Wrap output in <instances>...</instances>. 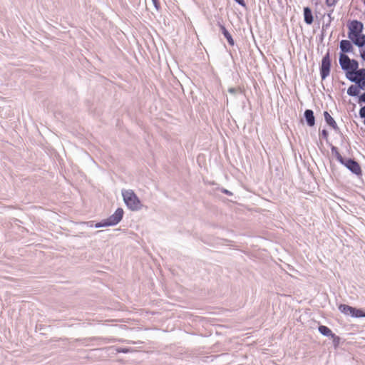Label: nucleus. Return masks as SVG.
Masks as SVG:
<instances>
[{
  "instance_id": "f257e3e1",
  "label": "nucleus",
  "mask_w": 365,
  "mask_h": 365,
  "mask_svg": "<svg viewBox=\"0 0 365 365\" xmlns=\"http://www.w3.org/2000/svg\"><path fill=\"white\" fill-rule=\"evenodd\" d=\"M122 196L126 206L132 211H138L141 209L143 205L138 197L132 190L122 191Z\"/></svg>"
},
{
  "instance_id": "f03ea898",
  "label": "nucleus",
  "mask_w": 365,
  "mask_h": 365,
  "mask_svg": "<svg viewBox=\"0 0 365 365\" xmlns=\"http://www.w3.org/2000/svg\"><path fill=\"white\" fill-rule=\"evenodd\" d=\"M338 308L339 310L346 316H350L353 318L365 317V312L361 309H358L345 304H339Z\"/></svg>"
},
{
  "instance_id": "7ed1b4c3",
  "label": "nucleus",
  "mask_w": 365,
  "mask_h": 365,
  "mask_svg": "<svg viewBox=\"0 0 365 365\" xmlns=\"http://www.w3.org/2000/svg\"><path fill=\"white\" fill-rule=\"evenodd\" d=\"M331 67V59L330 51L328 50L327 53L323 56L319 67L320 76L322 81L325 80L329 76Z\"/></svg>"
},
{
  "instance_id": "20e7f679",
  "label": "nucleus",
  "mask_w": 365,
  "mask_h": 365,
  "mask_svg": "<svg viewBox=\"0 0 365 365\" xmlns=\"http://www.w3.org/2000/svg\"><path fill=\"white\" fill-rule=\"evenodd\" d=\"M345 166L351 173L360 178L363 173L359 163L354 158H345L341 163Z\"/></svg>"
},
{
  "instance_id": "39448f33",
  "label": "nucleus",
  "mask_w": 365,
  "mask_h": 365,
  "mask_svg": "<svg viewBox=\"0 0 365 365\" xmlns=\"http://www.w3.org/2000/svg\"><path fill=\"white\" fill-rule=\"evenodd\" d=\"M349 31L348 38H351L356 35L362 34L364 29V24L361 21L354 19L349 21L347 24Z\"/></svg>"
},
{
  "instance_id": "423d86ee",
  "label": "nucleus",
  "mask_w": 365,
  "mask_h": 365,
  "mask_svg": "<svg viewBox=\"0 0 365 365\" xmlns=\"http://www.w3.org/2000/svg\"><path fill=\"white\" fill-rule=\"evenodd\" d=\"M124 215L123 209L118 207L113 215L106 218L107 223L110 226H115L118 225L123 219Z\"/></svg>"
},
{
  "instance_id": "0eeeda50",
  "label": "nucleus",
  "mask_w": 365,
  "mask_h": 365,
  "mask_svg": "<svg viewBox=\"0 0 365 365\" xmlns=\"http://www.w3.org/2000/svg\"><path fill=\"white\" fill-rule=\"evenodd\" d=\"M353 43L351 40L343 39L339 42L340 52L345 53H352L354 51Z\"/></svg>"
},
{
  "instance_id": "6e6552de",
  "label": "nucleus",
  "mask_w": 365,
  "mask_h": 365,
  "mask_svg": "<svg viewBox=\"0 0 365 365\" xmlns=\"http://www.w3.org/2000/svg\"><path fill=\"white\" fill-rule=\"evenodd\" d=\"M324 120H325L326 123L329 126L332 128L336 133H340V129H339V126L337 125V123H336L335 120L331 116V115L329 114V113L328 111L324 112Z\"/></svg>"
},
{
  "instance_id": "1a4fd4ad",
  "label": "nucleus",
  "mask_w": 365,
  "mask_h": 365,
  "mask_svg": "<svg viewBox=\"0 0 365 365\" xmlns=\"http://www.w3.org/2000/svg\"><path fill=\"white\" fill-rule=\"evenodd\" d=\"M304 118L309 127H313L315 125V116L314 111L311 109H306L304 112Z\"/></svg>"
},
{
  "instance_id": "9d476101",
  "label": "nucleus",
  "mask_w": 365,
  "mask_h": 365,
  "mask_svg": "<svg viewBox=\"0 0 365 365\" xmlns=\"http://www.w3.org/2000/svg\"><path fill=\"white\" fill-rule=\"evenodd\" d=\"M349 39L360 49L365 47V34L363 33L349 38Z\"/></svg>"
},
{
  "instance_id": "9b49d317",
  "label": "nucleus",
  "mask_w": 365,
  "mask_h": 365,
  "mask_svg": "<svg viewBox=\"0 0 365 365\" xmlns=\"http://www.w3.org/2000/svg\"><path fill=\"white\" fill-rule=\"evenodd\" d=\"M219 27H220V29L222 34V35L224 36V37L226 38V40L227 41L229 45L230 46H234L235 44V41L231 35V34L229 32V31L225 28V26L222 24L220 22H218L217 23Z\"/></svg>"
},
{
  "instance_id": "f8f14e48",
  "label": "nucleus",
  "mask_w": 365,
  "mask_h": 365,
  "mask_svg": "<svg viewBox=\"0 0 365 365\" xmlns=\"http://www.w3.org/2000/svg\"><path fill=\"white\" fill-rule=\"evenodd\" d=\"M303 14L304 22L308 25H311L314 21V16L311 8L309 6L304 7L303 9Z\"/></svg>"
},
{
  "instance_id": "ddd939ff",
  "label": "nucleus",
  "mask_w": 365,
  "mask_h": 365,
  "mask_svg": "<svg viewBox=\"0 0 365 365\" xmlns=\"http://www.w3.org/2000/svg\"><path fill=\"white\" fill-rule=\"evenodd\" d=\"M360 90L361 88L359 86L355 83L354 85H351L347 89V95L351 97H358L360 96Z\"/></svg>"
},
{
  "instance_id": "4468645a",
  "label": "nucleus",
  "mask_w": 365,
  "mask_h": 365,
  "mask_svg": "<svg viewBox=\"0 0 365 365\" xmlns=\"http://www.w3.org/2000/svg\"><path fill=\"white\" fill-rule=\"evenodd\" d=\"M318 331L322 335L327 337H331L334 334L332 331L325 325H319Z\"/></svg>"
},
{
  "instance_id": "2eb2a0df",
  "label": "nucleus",
  "mask_w": 365,
  "mask_h": 365,
  "mask_svg": "<svg viewBox=\"0 0 365 365\" xmlns=\"http://www.w3.org/2000/svg\"><path fill=\"white\" fill-rule=\"evenodd\" d=\"M351 58H350L346 53L341 52L339 53V63L340 66L348 64L351 61Z\"/></svg>"
},
{
  "instance_id": "dca6fc26",
  "label": "nucleus",
  "mask_w": 365,
  "mask_h": 365,
  "mask_svg": "<svg viewBox=\"0 0 365 365\" xmlns=\"http://www.w3.org/2000/svg\"><path fill=\"white\" fill-rule=\"evenodd\" d=\"M330 145V148H331V151L333 155H334V156L336 157V160L340 163H341L342 161L345 159L344 158H343L341 156V155L339 153V150H338V148L333 145L332 144H329Z\"/></svg>"
},
{
  "instance_id": "f3484780",
  "label": "nucleus",
  "mask_w": 365,
  "mask_h": 365,
  "mask_svg": "<svg viewBox=\"0 0 365 365\" xmlns=\"http://www.w3.org/2000/svg\"><path fill=\"white\" fill-rule=\"evenodd\" d=\"M356 71H349V72H345L346 78L351 82L355 83L356 82Z\"/></svg>"
},
{
  "instance_id": "a211bd4d",
  "label": "nucleus",
  "mask_w": 365,
  "mask_h": 365,
  "mask_svg": "<svg viewBox=\"0 0 365 365\" xmlns=\"http://www.w3.org/2000/svg\"><path fill=\"white\" fill-rule=\"evenodd\" d=\"M330 338L332 339L334 348L337 349L339 346L341 338L335 334H334Z\"/></svg>"
},
{
  "instance_id": "6ab92c4d",
  "label": "nucleus",
  "mask_w": 365,
  "mask_h": 365,
  "mask_svg": "<svg viewBox=\"0 0 365 365\" xmlns=\"http://www.w3.org/2000/svg\"><path fill=\"white\" fill-rule=\"evenodd\" d=\"M355 83H356L359 86L361 90H365V77L359 79L357 78L356 82H355Z\"/></svg>"
},
{
  "instance_id": "aec40b11",
  "label": "nucleus",
  "mask_w": 365,
  "mask_h": 365,
  "mask_svg": "<svg viewBox=\"0 0 365 365\" xmlns=\"http://www.w3.org/2000/svg\"><path fill=\"white\" fill-rule=\"evenodd\" d=\"M109 226L110 225L107 223L106 219H104V220H101V222H97L95 225V227H96V228L106 227H109Z\"/></svg>"
},
{
  "instance_id": "412c9836",
  "label": "nucleus",
  "mask_w": 365,
  "mask_h": 365,
  "mask_svg": "<svg viewBox=\"0 0 365 365\" xmlns=\"http://www.w3.org/2000/svg\"><path fill=\"white\" fill-rule=\"evenodd\" d=\"M350 65L351 66L352 69L354 71H357L359 69V62L357 60L351 58V61L349 62Z\"/></svg>"
},
{
  "instance_id": "4be33fe9",
  "label": "nucleus",
  "mask_w": 365,
  "mask_h": 365,
  "mask_svg": "<svg viewBox=\"0 0 365 365\" xmlns=\"http://www.w3.org/2000/svg\"><path fill=\"white\" fill-rule=\"evenodd\" d=\"M117 353H123V354H128L131 351V348L128 347H118L116 349Z\"/></svg>"
},
{
  "instance_id": "5701e85b",
  "label": "nucleus",
  "mask_w": 365,
  "mask_h": 365,
  "mask_svg": "<svg viewBox=\"0 0 365 365\" xmlns=\"http://www.w3.org/2000/svg\"><path fill=\"white\" fill-rule=\"evenodd\" d=\"M356 78L358 79L359 78H364L365 77V68H359L357 70V71L356 72Z\"/></svg>"
},
{
  "instance_id": "b1692460",
  "label": "nucleus",
  "mask_w": 365,
  "mask_h": 365,
  "mask_svg": "<svg viewBox=\"0 0 365 365\" xmlns=\"http://www.w3.org/2000/svg\"><path fill=\"white\" fill-rule=\"evenodd\" d=\"M341 68L344 71V73L349 72L350 71H354V70L351 68V66L350 65V63L341 66Z\"/></svg>"
},
{
  "instance_id": "393cba45",
  "label": "nucleus",
  "mask_w": 365,
  "mask_h": 365,
  "mask_svg": "<svg viewBox=\"0 0 365 365\" xmlns=\"http://www.w3.org/2000/svg\"><path fill=\"white\" fill-rule=\"evenodd\" d=\"M339 0H326V5L329 7H332L336 5Z\"/></svg>"
},
{
  "instance_id": "a878e982",
  "label": "nucleus",
  "mask_w": 365,
  "mask_h": 365,
  "mask_svg": "<svg viewBox=\"0 0 365 365\" xmlns=\"http://www.w3.org/2000/svg\"><path fill=\"white\" fill-rule=\"evenodd\" d=\"M359 115L361 118L364 119V123L365 125V106L361 108L359 112Z\"/></svg>"
},
{
  "instance_id": "bb28decb",
  "label": "nucleus",
  "mask_w": 365,
  "mask_h": 365,
  "mask_svg": "<svg viewBox=\"0 0 365 365\" xmlns=\"http://www.w3.org/2000/svg\"><path fill=\"white\" fill-rule=\"evenodd\" d=\"M322 137L328 142L329 133L326 129H323L320 132Z\"/></svg>"
},
{
  "instance_id": "cd10ccee",
  "label": "nucleus",
  "mask_w": 365,
  "mask_h": 365,
  "mask_svg": "<svg viewBox=\"0 0 365 365\" xmlns=\"http://www.w3.org/2000/svg\"><path fill=\"white\" fill-rule=\"evenodd\" d=\"M331 21H332L328 20V21H327V23H323V24H322V29L323 31H326V30H327V29L329 28V26H330V25H331Z\"/></svg>"
},
{
  "instance_id": "c85d7f7f",
  "label": "nucleus",
  "mask_w": 365,
  "mask_h": 365,
  "mask_svg": "<svg viewBox=\"0 0 365 365\" xmlns=\"http://www.w3.org/2000/svg\"><path fill=\"white\" fill-rule=\"evenodd\" d=\"M154 7L157 11H160V4L159 0H152Z\"/></svg>"
},
{
  "instance_id": "c756f323",
  "label": "nucleus",
  "mask_w": 365,
  "mask_h": 365,
  "mask_svg": "<svg viewBox=\"0 0 365 365\" xmlns=\"http://www.w3.org/2000/svg\"><path fill=\"white\" fill-rule=\"evenodd\" d=\"M358 103H365V91L359 96Z\"/></svg>"
},
{
  "instance_id": "7c9ffc66",
  "label": "nucleus",
  "mask_w": 365,
  "mask_h": 365,
  "mask_svg": "<svg viewBox=\"0 0 365 365\" xmlns=\"http://www.w3.org/2000/svg\"><path fill=\"white\" fill-rule=\"evenodd\" d=\"M221 192L223 193V194H225L227 195H229V196H231L232 195V192L225 188H221Z\"/></svg>"
},
{
  "instance_id": "2f4dec72",
  "label": "nucleus",
  "mask_w": 365,
  "mask_h": 365,
  "mask_svg": "<svg viewBox=\"0 0 365 365\" xmlns=\"http://www.w3.org/2000/svg\"><path fill=\"white\" fill-rule=\"evenodd\" d=\"M359 51L361 58L365 61V46L361 48Z\"/></svg>"
},
{
  "instance_id": "473e14b6",
  "label": "nucleus",
  "mask_w": 365,
  "mask_h": 365,
  "mask_svg": "<svg viewBox=\"0 0 365 365\" xmlns=\"http://www.w3.org/2000/svg\"><path fill=\"white\" fill-rule=\"evenodd\" d=\"M334 11V9H331L327 14V16L328 17V20L333 21L334 18L332 17V13Z\"/></svg>"
},
{
  "instance_id": "72a5a7b5",
  "label": "nucleus",
  "mask_w": 365,
  "mask_h": 365,
  "mask_svg": "<svg viewBox=\"0 0 365 365\" xmlns=\"http://www.w3.org/2000/svg\"><path fill=\"white\" fill-rule=\"evenodd\" d=\"M324 36H325V31H323V30L322 29L321 34H320V35H319V41H320V42H322V41H323V40H324Z\"/></svg>"
},
{
  "instance_id": "f704fd0d",
  "label": "nucleus",
  "mask_w": 365,
  "mask_h": 365,
  "mask_svg": "<svg viewBox=\"0 0 365 365\" xmlns=\"http://www.w3.org/2000/svg\"><path fill=\"white\" fill-rule=\"evenodd\" d=\"M228 92H229L230 93H231V94H233V95H234V94H235V93H237V89H236V88H230L228 89Z\"/></svg>"
}]
</instances>
